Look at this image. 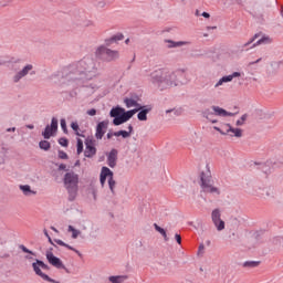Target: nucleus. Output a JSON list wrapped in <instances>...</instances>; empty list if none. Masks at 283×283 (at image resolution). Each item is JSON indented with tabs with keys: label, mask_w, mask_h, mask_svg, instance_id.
Segmentation results:
<instances>
[{
	"label": "nucleus",
	"mask_w": 283,
	"mask_h": 283,
	"mask_svg": "<svg viewBox=\"0 0 283 283\" xmlns=\"http://www.w3.org/2000/svg\"><path fill=\"white\" fill-rule=\"evenodd\" d=\"M96 76H101L96 62L92 59H85L70 66L65 72L63 84L69 87H81L87 81L96 78Z\"/></svg>",
	"instance_id": "obj_1"
},
{
	"label": "nucleus",
	"mask_w": 283,
	"mask_h": 283,
	"mask_svg": "<svg viewBox=\"0 0 283 283\" xmlns=\"http://www.w3.org/2000/svg\"><path fill=\"white\" fill-rule=\"evenodd\" d=\"M124 103L128 109L130 107H136L135 109L125 111V108L120 106L113 107L109 112V116L113 119V125L118 127V125H124L127 120L132 119L135 114H138L139 109H143V105L138 103V101L134 98H125Z\"/></svg>",
	"instance_id": "obj_2"
},
{
	"label": "nucleus",
	"mask_w": 283,
	"mask_h": 283,
	"mask_svg": "<svg viewBox=\"0 0 283 283\" xmlns=\"http://www.w3.org/2000/svg\"><path fill=\"white\" fill-rule=\"evenodd\" d=\"M179 74L180 71L159 69L150 73V82L153 85H157L159 90H169L178 86Z\"/></svg>",
	"instance_id": "obj_3"
},
{
	"label": "nucleus",
	"mask_w": 283,
	"mask_h": 283,
	"mask_svg": "<svg viewBox=\"0 0 283 283\" xmlns=\"http://www.w3.org/2000/svg\"><path fill=\"white\" fill-rule=\"evenodd\" d=\"M64 187L69 193V200H76L78 193V176L74 171H69L64 175Z\"/></svg>",
	"instance_id": "obj_4"
},
{
	"label": "nucleus",
	"mask_w": 283,
	"mask_h": 283,
	"mask_svg": "<svg viewBox=\"0 0 283 283\" xmlns=\"http://www.w3.org/2000/svg\"><path fill=\"white\" fill-rule=\"evenodd\" d=\"M206 172H201V188L205 193H211L212 196H220V188L213 186V179H211V170L209 165L206 166Z\"/></svg>",
	"instance_id": "obj_5"
},
{
	"label": "nucleus",
	"mask_w": 283,
	"mask_h": 283,
	"mask_svg": "<svg viewBox=\"0 0 283 283\" xmlns=\"http://www.w3.org/2000/svg\"><path fill=\"white\" fill-rule=\"evenodd\" d=\"M95 55L105 63H114V61H118V59H120V53L117 50H112L105 45L98 46Z\"/></svg>",
	"instance_id": "obj_6"
},
{
	"label": "nucleus",
	"mask_w": 283,
	"mask_h": 283,
	"mask_svg": "<svg viewBox=\"0 0 283 283\" xmlns=\"http://www.w3.org/2000/svg\"><path fill=\"white\" fill-rule=\"evenodd\" d=\"M108 178V188L113 196L116 193V180H114V171H112L108 167H102L101 175H99V182L102 187H105V182Z\"/></svg>",
	"instance_id": "obj_7"
},
{
	"label": "nucleus",
	"mask_w": 283,
	"mask_h": 283,
	"mask_svg": "<svg viewBox=\"0 0 283 283\" xmlns=\"http://www.w3.org/2000/svg\"><path fill=\"white\" fill-rule=\"evenodd\" d=\"M56 132H59V119L56 117H52L51 125L45 126L44 132H42V136L45 140H50Z\"/></svg>",
	"instance_id": "obj_8"
},
{
	"label": "nucleus",
	"mask_w": 283,
	"mask_h": 283,
	"mask_svg": "<svg viewBox=\"0 0 283 283\" xmlns=\"http://www.w3.org/2000/svg\"><path fill=\"white\" fill-rule=\"evenodd\" d=\"M211 220L217 231H224V220H222V213L220 212V209L212 210Z\"/></svg>",
	"instance_id": "obj_9"
},
{
	"label": "nucleus",
	"mask_w": 283,
	"mask_h": 283,
	"mask_svg": "<svg viewBox=\"0 0 283 283\" xmlns=\"http://www.w3.org/2000/svg\"><path fill=\"white\" fill-rule=\"evenodd\" d=\"M34 70V65L32 64H27L23 66L22 70L18 71L13 76H12V83H21L22 78H25L28 74H30Z\"/></svg>",
	"instance_id": "obj_10"
},
{
	"label": "nucleus",
	"mask_w": 283,
	"mask_h": 283,
	"mask_svg": "<svg viewBox=\"0 0 283 283\" xmlns=\"http://www.w3.org/2000/svg\"><path fill=\"white\" fill-rule=\"evenodd\" d=\"M46 260L49 263L52 264V266H55V269H64L66 273H70V271H67V268H65V265L63 264V261L56 258L54 253H52V251H46Z\"/></svg>",
	"instance_id": "obj_11"
},
{
	"label": "nucleus",
	"mask_w": 283,
	"mask_h": 283,
	"mask_svg": "<svg viewBox=\"0 0 283 283\" xmlns=\"http://www.w3.org/2000/svg\"><path fill=\"white\" fill-rule=\"evenodd\" d=\"M108 127H109V120L99 122L96 126L95 138L97 140H103V137L105 136Z\"/></svg>",
	"instance_id": "obj_12"
},
{
	"label": "nucleus",
	"mask_w": 283,
	"mask_h": 283,
	"mask_svg": "<svg viewBox=\"0 0 283 283\" xmlns=\"http://www.w3.org/2000/svg\"><path fill=\"white\" fill-rule=\"evenodd\" d=\"M240 76H242V73L240 72H233L230 75H224L214 84V87H222L224 83H231V81H233L234 78H240Z\"/></svg>",
	"instance_id": "obj_13"
},
{
	"label": "nucleus",
	"mask_w": 283,
	"mask_h": 283,
	"mask_svg": "<svg viewBox=\"0 0 283 283\" xmlns=\"http://www.w3.org/2000/svg\"><path fill=\"white\" fill-rule=\"evenodd\" d=\"M33 271L39 277H42V280H45V282H56L48 276V274L43 273L41 271V265H39V259H35V262L32 263Z\"/></svg>",
	"instance_id": "obj_14"
},
{
	"label": "nucleus",
	"mask_w": 283,
	"mask_h": 283,
	"mask_svg": "<svg viewBox=\"0 0 283 283\" xmlns=\"http://www.w3.org/2000/svg\"><path fill=\"white\" fill-rule=\"evenodd\" d=\"M85 145L86 149L84 151V156L86 158H94V156H96V147H94V142L86 140Z\"/></svg>",
	"instance_id": "obj_15"
},
{
	"label": "nucleus",
	"mask_w": 283,
	"mask_h": 283,
	"mask_svg": "<svg viewBox=\"0 0 283 283\" xmlns=\"http://www.w3.org/2000/svg\"><path fill=\"white\" fill-rule=\"evenodd\" d=\"M118 160V150L116 149H112L107 156V165L108 167H111L112 169H114V167H116V161Z\"/></svg>",
	"instance_id": "obj_16"
},
{
	"label": "nucleus",
	"mask_w": 283,
	"mask_h": 283,
	"mask_svg": "<svg viewBox=\"0 0 283 283\" xmlns=\"http://www.w3.org/2000/svg\"><path fill=\"white\" fill-rule=\"evenodd\" d=\"M227 134L229 136H234L235 138H242V129L240 128H233L231 124H227Z\"/></svg>",
	"instance_id": "obj_17"
},
{
	"label": "nucleus",
	"mask_w": 283,
	"mask_h": 283,
	"mask_svg": "<svg viewBox=\"0 0 283 283\" xmlns=\"http://www.w3.org/2000/svg\"><path fill=\"white\" fill-rule=\"evenodd\" d=\"M212 111L214 112L216 116H235L233 113L227 112L224 108H221L220 106H212Z\"/></svg>",
	"instance_id": "obj_18"
},
{
	"label": "nucleus",
	"mask_w": 283,
	"mask_h": 283,
	"mask_svg": "<svg viewBox=\"0 0 283 283\" xmlns=\"http://www.w3.org/2000/svg\"><path fill=\"white\" fill-rule=\"evenodd\" d=\"M151 112V107L143 106L142 109H139V113L137 114L138 120H147V114Z\"/></svg>",
	"instance_id": "obj_19"
},
{
	"label": "nucleus",
	"mask_w": 283,
	"mask_h": 283,
	"mask_svg": "<svg viewBox=\"0 0 283 283\" xmlns=\"http://www.w3.org/2000/svg\"><path fill=\"white\" fill-rule=\"evenodd\" d=\"M20 190L24 196H36V191L32 190L30 185H20Z\"/></svg>",
	"instance_id": "obj_20"
},
{
	"label": "nucleus",
	"mask_w": 283,
	"mask_h": 283,
	"mask_svg": "<svg viewBox=\"0 0 283 283\" xmlns=\"http://www.w3.org/2000/svg\"><path fill=\"white\" fill-rule=\"evenodd\" d=\"M165 43H168L167 48H182V45H189V42L185 41H179V42H174L172 40H165Z\"/></svg>",
	"instance_id": "obj_21"
},
{
	"label": "nucleus",
	"mask_w": 283,
	"mask_h": 283,
	"mask_svg": "<svg viewBox=\"0 0 283 283\" xmlns=\"http://www.w3.org/2000/svg\"><path fill=\"white\" fill-rule=\"evenodd\" d=\"M127 280V275H113L108 277V282L111 283H125Z\"/></svg>",
	"instance_id": "obj_22"
},
{
	"label": "nucleus",
	"mask_w": 283,
	"mask_h": 283,
	"mask_svg": "<svg viewBox=\"0 0 283 283\" xmlns=\"http://www.w3.org/2000/svg\"><path fill=\"white\" fill-rule=\"evenodd\" d=\"M54 242H55V244H59L60 247H65L66 249H70V251H74L75 253H77V255H81V252H78V250H76L73 247H71L70 244L63 242L61 239H55Z\"/></svg>",
	"instance_id": "obj_23"
},
{
	"label": "nucleus",
	"mask_w": 283,
	"mask_h": 283,
	"mask_svg": "<svg viewBox=\"0 0 283 283\" xmlns=\"http://www.w3.org/2000/svg\"><path fill=\"white\" fill-rule=\"evenodd\" d=\"M154 228H155V231H157L158 233H160V235H163L165 242H169V237H167V231H165V229H163L157 223H154Z\"/></svg>",
	"instance_id": "obj_24"
},
{
	"label": "nucleus",
	"mask_w": 283,
	"mask_h": 283,
	"mask_svg": "<svg viewBox=\"0 0 283 283\" xmlns=\"http://www.w3.org/2000/svg\"><path fill=\"white\" fill-rule=\"evenodd\" d=\"M272 41L273 40H271V38L263 36L253 44V48H255L256 45H269V43H272Z\"/></svg>",
	"instance_id": "obj_25"
},
{
	"label": "nucleus",
	"mask_w": 283,
	"mask_h": 283,
	"mask_svg": "<svg viewBox=\"0 0 283 283\" xmlns=\"http://www.w3.org/2000/svg\"><path fill=\"white\" fill-rule=\"evenodd\" d=\"M125 36L122 33L114 35L112 39L106 41V45L109 46L112 43H116L117 41H123Z\"/></svg>",
	"instance_id": "obj_26"
},
{
	"label": "nucleus",
	"mask_w": 283,
	"mask_h": 283,
	"mask_svg": "<svg viewBox=\"0 0 283 283\" xmlns=\"http://www.w3.org/2000/svg\"><path fill=\"white\" fill-rule=\"evenodd\" d=\"M244 269H255L256 266H260L259 261H245L243 263Z\"/></svg>",
	"instance_id": "obj_27"
},
{
	"label": "nucleus",
	"mask_w": 283,
	"mask_h": 283,
	"mask_svg": "<svg viewBox=\"0 0 283 283\" xmlns=\"http://www.w3.org/2000/svg\"><path fill=\"white\" fill-rule=\"evenodd\" d=\"M40 149H43L44 151H50L51 144L48 140H41L39 143Z\"/></svg>",
	"instance_id": "obj_28"
},
{
	"label": "nucleus",
	"mask_w": 283,
	"mask_h": 283,
	"mask_svg": "<svg viewBox=\"0 0 283 283\" xmlns=\"http://www.w3.org/2000/svg\"><path fill=\"white\" fill-rule=\"evenodd\" d=\"M203 116H205V118H207V120H210V123H212V124L218 123V119L211 118V116H213V113H211L209 109L203 112Z\"/></svg>",
	"instance_id": "obj_29"
},
{
	"label": "nucleus",
	"mask_w": 283,
	"mask_h": 283,
	"mask_svg": "<svg viewBox=\"0 0 283 283\" xmlns=\"http://www.w3.org/2000/svg\"><path fill=\"white\" fill-rule=\"evenodd\" d=\"M69 231L72 233L73 240H76V238H78V235H81V232L72 226H69Z\"/></svg>",
	"instance_id": "obj_30"
},
{
	"label": "nucleus",
	"mask_w": 283,
	"mask_h": 283,
	"mask_svg": "<svg viewBox=\"0 0 283 283\" xmlns=\"http://www.w3.org/2000/svg\"><path fill=\"white\" fill-rule=\"evenodd\" d=\"M114 136L118 137L122 136V138H129V133L127 130H118L114 133Z\"/></svg>",
	"instance_id": "obj_31"
},
{
	"label": "nucleus",
	"mask_w": 283,
	"mask_h": 283,
	"mask_svg": "<svg viewBox=\"0 0 283 283\" xmlns=\"http://www.w3.org/2000/svg\"><path fill=\"white\" fill-rule=\"evenodd\" d=\"M247 118H248L247 114L242 115L241 118L239 120H237V123H235L237 127H242V125H244V122L247 120Z\"/></svg>",
	"instance_id": "obj_32"
},
{
	"label": "nucleus",
	"mask_w": 283,
	"mask_h": 283,
	"mask_svg": "<svg viewBox=\"0 0 283 283\" xmlns=\"http://www.w3.org/2000/svg\"><path fill=\"white\" fill-rule=\"evenodd\" d=\"M19 249L21 251H23V253H29V255H36L34 252H32L31 250L27 249L25 245H23V244H20Z\"/></svg>",
	"instance_id": "obj_33"
},
{
	"label": "nucleus",
	"mask_w": 283,
	"mask_h": 283,
	"mask_svg": "<svg viewBox=\"0 0 283 283\" xmlns=\"http://www.w3.org/2000/svg\"><path fill=\"white\" fill-rule=\"evenodd\" d=\"M259 38H260V33L254 34V36L250 41L243 44V48H249V45H251V43H253Z\"/></svg>",
	"instance_id": "obj_34"
},
{
	"label": "nucleus",
	"mask_w": 283,
	"mask_h": 283,
	"mask_svg": "<svg viewBox=\"0 0 283 283\" xmlns=\"http://www.w3.org/2000/svg\"><path fill=\"white\" fill-rule=\"evenodd\" d=\"M61 128L63 129L64 134H67V123L64 118L60 120Z\"/></svg>",
	"instance_id": "obj_35"
},
{
	"label": "nucleus",
	"mask_w": 283,
	"mask_h": 283,
	"mask_svg": "<svg viewBox=\"0 0 283 283\" xmlns=\"http://www.w3.org/2000/svg\"><path fill=\"white\" fill-rule=\"evenodd\" d=\"M69 140H67V138H65V137H61L60 139H59V144L62 146V147H67V145H69Z\"/></svg>",
	"instance_id": "obj_36"
},
{
	"label": "nucleus",
	"mask_w": 283,
	"mask_h": 283,
	"mask_svg": "<svg viewBox=\"0 0 283 283\" xmlns=\"http://www.w3.org/2000/svg\"><path fill=\"white\" fill-rule=\"evenodd\" d=\"M38 264L40 266V269H43L44 271H49L50 266L48 264H45L43 261L38 260Z\"/></svg>",
	"instance_id": "obj_37"
},
{
	"label": "nucleus",
	"mask_w": 283,
	"mask_h": 283,
	"mask_svg": "<svg viewBox=\"0 0 283 283\" xmlns=\"http://www.w3.org/2000/svg\"><path fill=\"white\" fill-rule=\"evenodd\" d=\"M77 154H83V140L77 139Z\"/></svg>",
	"instance_id": "obj_38"
},
{
	"label": "nucleus",
	"mask_w": 283,
	"mask_h": 283,
	"mask_svg": "<svg viewBox=\"0 0 283 283\" xmlns=\"http://www.w3.org/2000/svg\"><path fill=\"white\" fill-rule=\"evenodd\" d=\"M59 158H61V160H67V153L59 150Z\"/></svg>",
	"instance_id": "obj_39"
},
{
	"label": "nucleus",
	"mask_w": 283,
	"mask_h": 283,
	"mask_svg": "<svg viewBox=\"0 0 283 283\" xmlns=\"http://www.w3.org/2000/svg\"><path fill=\"white\" fill-rule=\"evenodd\" d=\"M271 193H269L268 190H262V192L259 193V198H269Z\"/></svg>",
	"instance_id": "obj_40"
},
{
	"label": "nucleus",
	"mask_w": 283,
	"mask_h": 283,
	"mask_svg": "<svg viewBox=\"0 0 283 283\" xmlns=\"http://www.w3.org/2000/svg\"><path fill=\"white\" fill-rule=\"evenodd\" d=\"M205 254V244H200L199 245V250H198V253H197V255H203Z\"/></svg>",
	"instance_id": "obj_41"
},
{
	"label": "nucleus",
	"mask_w": 283,
	"mask_h": 283,
	"mask_svg": "<svg viewBox=\"0 0 283 283\" xmlns=\"http://www.w3.org/2000/svg\"><path fill=\"white\" fill-rule=\"evenodd\" d=\"M213 129H216V132H219V134H221L222 136H227V128L226 130H222L220 129V127L214 126Z\"/></svg>",
	"instance_id": "obj_42"
},
{
	"label": "nucleus",
	"mask_w": 283,
	"mask_h": 283,
	"mask_svg": "<svg viewBox=\"0 0 283 283\" xmlns=\"http://www.w3.org/2000/svg\"><path fill=\"white\" fill-rule=\"evenodd\" d=\"M71 128L73 129V132H78V123L73 122V123L71 124Z\"/></svg>",
	"instance_id": "obj_43"
},
{
	"label": "nucleus",
	"mask_w": 283,
	"mask_h": 283,
	"mask_svg": "<svg viewBox=\"0 0 283 283\" xmlns=\"http://www.w3.org/2000/svg\"><path fill=\"white\" fill-rule=\"evenodd\" d=\"M175 240H176L177 243L182 244V237H180V234L176 233L175 234Z\"/></svg>",
	"instance_id": "obj_44"
},
{
	"label": "nucleus",
	"mask_w": 283,
	"mask_h": 283,
	"mask_svg": "<svg viewBox=\"0 0 283 283\" xmlns=\"http://www.w3.org/2000/svg\"><path fill=\"white\" fill-rule=\"evenodd\" d=\"M86 114H87L88 116H96V108L88 109V111L86 112Z\"/></svg>",
	"instance_id": "obj_45"
},
{
	"label": "nucleus",
	"mask_w": 283,
	"mask_h": 283,
	"mask_svg": "<svg viewBox=\"0 0 283 283\" xmlns=\"http://www.w3.org/2000/svg\"><path fill=\"white\" fill-rule=\"evenodd\" d=\"M166 114H174L175 116H178V111H176V108L167 109Z\"/></svg>",
	"instance_id": "obj_46"
},
{
	"label": "nucleus",
	"mask_w": 283,
	"mask_h": 283,
	"mask_svg": "<svg viewBox=\"0 0 283 283\" xmlns=\"http://www.w3.org/2000/svg\"><path fill=\"white\" fill-rule=\"evenodd\" d=\"M59 171H67V166L65 164H61L59 166Z\"/></svg>",
	"instance_id": "obj_47"
},
{
	"label": "nucleus",
	"mask_w": 283,
	"mask_h": 283,
	"mask_svg": "<svg viewBox=\"0 0 283 283\" xmlns=\"http://www.w3.org/2000/svg\"><path fill=\"white\" fill-rule=\"evenodd\" d=\"M201 17H203L205 19H210L211 14H209L208 12H202Z\"/></svg>",
	"instance_id": "obj_48"
},
{
	"label": "nucleus",
	"mask_w": 283,
	"mask_h": 283,
	"mask_svg": "<svg viewBox=\"0 0 283 283\" xmlns=\"http://www.w3.org/2000/svg\"><path fill=\"white\" fill-rule=\"evenodd\" d=\"M77 94H78V93H76V91H72V92L70 93V96H71V98H76Z\"/></svg>",
	"instance_id": "obj_49"
},
{
	"label": "nucleus",
	"mask_w": 283,
	"mask_h": 283,
	"mask_svg": "<svg viewBox=\"0 0 283 283\" xmlns=\"http://www.w3.org/2000/svg\"><path fill=\"white\" fill-rule=\"evenodd\" d=\"M134 132V126L128 125V134L132 136V133Z\"/></svg>",
	"instance_id": "obj_50"
},
{
	"label": "nucleus",
	"mask_w": 283,
	"mask_h": 283,
	"mask_svg": "<svg viewBox=\"0 0 283 283\" xmlns=\"http://www.w3.org/2000/svg\"><path fill=\"white\" fill-rule=\"evenodd\" d=\"M113 136H114V133H107L106 138H108V140H111V138H113Z\"/></svg>",
	"instance_id": "obj_51"
},
{
	"label": "nucleus",
	"mask_w": 283,
	"mask_h": 283,
	"mask_svg": "<svg viewBox=\"0 0 283 283\" xmlns=\"http://www.w3.org/2000/svg\"><path fill=\"white\" fill-rule=\"evenodd\" d=\"M260 61H262V57L258 59V60L254 61V62H250V65H255V63H260Z\"/></svg>",
	"instance_id": "obj_52"
},
{
	"label": "nucleus",
	"mask_w": 283,
	"mask_h": 283,
	"mask_svg": "<svg viewBox=\"0 0 283 283\" xmlns=\"http://www.w3.org/2000/svg\"><path fill=\"white\" fill-rule=\"evenodd\" d=\"M24 259H25V260H34V258H32V255H30V254H27V255L24 256Z\"/></svg>",
	"instance_id": "obj_53"
},
{
	"label": "nucleus",
	"mask_w": 283,
	"mask_h": 283,
	"mask_svg": "<svg viewBox=\"0 0 283 283\" xmlns=\"http://www.w3.org/2000/svg\"><path fill=\"white\" fill-rule=\"evenodd\" d=\"M234 3H237V6H242V0H234Z\"/></svg>",
	"instance_id": "obj_54"
},
{
	"label": "nucleus",
	"mask_w": 283,
	"mask_h": 283,
	"mask_svg": "<svg viewBox=\"0 0 283 283\" xmlns=\"http://www.w3.org/2000/svg\"><path fill=\"white\" fill-rule=\"evenodd\" d=\"M48 240H49L50 244H53V247H56V245L54 244V241H52V238H51V237H49Z\"/></svg>",
	"instance_id": "obj_55"
},
{
	"label": "nucleus",
	"mask_w": 283,
	"mask_h": 283,
	"mask_svg": "<svg viewBox=\"0 0 283 283\" xmlns=\"http://www.w3.org/2000/svg\"><path fill=\"white\" fill-rule=\"evenodd\" d=\"M7 132H17V127L8 128Z\"/></svg>",
	"instance_id": "obj_56"
},
{
	"label": "nucleus",
	"mask_w": 283,
	"mask_h": 283,
	"mask_svg": "<svg viewBox=\"0 0 283 283\" xmlns=\"http://www.w3.org/2000/svg\"><path fill=\"white\" fill-rule=\"evenodd\" d=\"M27 128H28V129H34V125L29 124V125H27Z\"/></svg>",
	"instance_id": "obj_57"
},
{
	"label": "nucleus",
	"mask_w": 283,
	"mask_h": 283,
	"mask_svg": "<svg viewBox=\"0 0 283 283\" xmlns=\"http://www.w3.org/2000/svg\"><path fill=\"white\" fill-rule=\"evenodd\" d=\"M207 30H218V27H207Z\"/></svg>",
	"instance_id": "obj_58"
},
{
	"label": "nucleus",
	"mask_w": 283,
	"mask_h": 283,
	"mask_svg": "<svg viewBox=\"0 0 283 283\" xmlns=\"http://www.w3.org/2000/svg\"><path fill=\"white\" fill-rule=\"evenodd\" d=\"M44 235L49 239L50 234L48 233V230H44Z\"/></svg>",
	"instance_id": "obj_59"
},
{
	"label": "nucleus",
	"mask_w": 283,
	"mask_h": 283,
	"mask_svg": "<svg viewBox=\"0 0 283 283\" xmlns=\"http://www.w3.org/2000/svg\"><path fill=\"white\" fill-rule=\"evenodd\" d=\"M52 231H55V233H59V230H56V228L51 227Z\"/></svg>",
	"instance_id": "obj_60"
},
{
	"label": "nucleus",
	"mask_w": 283,
	"mask_h": 283,
	"mask_svg": "<svg viewBox=\"0 0 283 283\" xmlns=\"http://www.w3.org/2000/svg\"><path fill=\"white\" fill-rule=\"evenodd\" d=\"M199 14H200V11L197 10L196 11V17H199Z\"/></svg>",
	"instance_id": "obj_61"
},
{
	"label": "nucleus",
	"mask_w": 283,
	"mask_h": 283,
	"mask_svg": "<svg viewBox=\"0 0 283 283\" xmlns=\"http://www.w3.org/2000/svg\"><path fill=\"white\" fill-rule=\"evenodd\" d=\"M0 65H3V60H1V57H0Z\"/></svg>",
	"instance_id": "obj_62"
},
{
	"label": "nucleus",
	"mask_w": 283,
	"mask_h": 283,
	"mask_svg": "<svg viewBox=\"0 0 283 283\" xmlns=\"http://www.w3.org/2000/svg\"><path fill=\"white\" fill-rule=\"evenodd\" d=\"M203 36L207 38V36H209V34L205 33Z\"/></svg>",
	"instance_id": "obj_63"
},
{
	"label": "nucleus",
	"mask_w": 283,
	"mask_h": 283,
	"mask_svg": "<svg viewBox=\"0 0 283 283\" xmlns=\"http://www.w3.org/2000/svg\"><path fill=\"white\" fill-rule=\"evenodd\" d=\"M125 43H129V39H127V40L125 41Z\"/></svg>",
	"instance_id": "obj_64"
}]
</instances>
